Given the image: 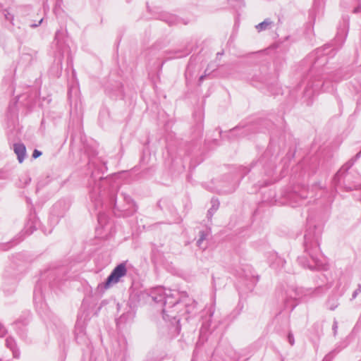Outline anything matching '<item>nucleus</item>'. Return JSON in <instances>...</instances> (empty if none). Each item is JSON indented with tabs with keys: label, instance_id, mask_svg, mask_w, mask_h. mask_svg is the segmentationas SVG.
Here are the masks:
<instances>
[{
	"label": "nucleus",
	"instance_id": "nucleus-1",
	"mask_svg": "<svg viewBox=\"0 0 361 361\" xmlns=\"http://www.w3.org/2000/svg\"><path fill=\"white\" fill-rule=\"evenodd\" d=\"M127 270L125 264H121L118 265L108 277L105 287L109 288L111 284L116 283L120 279L126 274Z\"/></svg>",
	"mask_w": 361,
	"mask_h": 361
},
{
	"label": "nucleus",
	"instance_id": "nucleus-2",
	"mask_svg": "<svg viewBox=\"0 0 361 361\" xmlns=\"http://www.w3.org/2000/svg\"><path fill=\"white\" fill-rule=\"evenodd\" d=\"M14 152L18 157L19 162H23L26 154V149L25 145L23 144L14 145Z\"/></svg>",
	"mask_w": 361,
	"mask_h": 361
},
{
	"label": "nucleus",
	"instance_id": "nucleus-3",
	"mask_svg": "<svg viewBox=\"0 0 361 361\" xmlns=\"http://www.w3.org/2000/svg\"><path fill=\"white\" fill-rule=\"evenodd\" d=\"M270 24V22L269 21H264L259 24H258L257 26H256V28L259 30V31H261L264 29H266L267 27Z\"/></svg>",
	"mask_w": 361,
	"mask_h": 361
},
{
	"label": "nucleus",
	"instance_id": "nucleus-4",
	"mask_svg": "<svg viewBox=\"0 0 361 361\" xmlns=\"http://www.w3.org/2000/svg\"><path fill=\"white\" fill-rule=\"evenodd\" d=\"M41 154L42 153L39 151L35 149L33 152L32 157H33V158L36 159V158L39 157L41 155Z\"/></svg>",
	"mask_w": 361,
	"mask_h": 361
}]
</instances>
